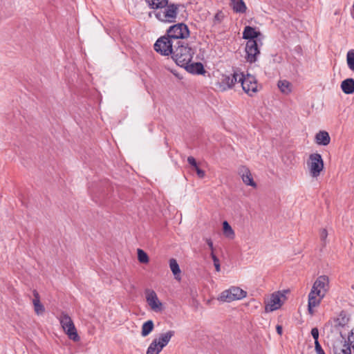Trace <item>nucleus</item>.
<instances>
[{
    "instance_id": "6e6552de",
    "label": "nucleus",
    "mask_w": 354,
    "mask_h": 354,
    "mask_svg": "<svg viewBox=\"0 0 354 354\" xmlns=\"http://www.w3.org/2000/svg\"><path fill=\"white\" fill-rule=\"evenodd\" d=\"M241 86L243 90L250 96L258 91V84L256 77L250 74L243 75Z\"/></svg>"
},
{
    "instance_id": "a878e982",
    "label": "nucleus",
    "mask_w": 354,
    "mask_h": 354,
    "mask_svg": "<svg viewBox=\"0 0 354 354\" xmlns=\"http://www.w3.org/2000/svg\"><path fill=\"white\" fill-rule=\"evenodd\" d=\"M233 10L236 12L243 13L246 10V6L243 0H231Z\"/></svg>"
},
{
    "instance_id": "c756f323",
    "label": "nucleus",
    "mask_w": 354,
    "mask_h": 354,
    "mask_svg": "<svg viewBox=\"0 0 354 354\" xmlns=\"http://www.w3.org/2000/svg\"><path fill=\"white\" fill-rule=\"evenodd\" d=\"M346 62L348 68L354 71V49L348 51L346 54Z\"/></svg>"
},
{
    "instance_id": "58836bf2",
    "label": "nucleus",
    "mask_w": 354,
    "mask_h": 354,
    "mask_svg": "<svg viewBox=\"0 0 354 354\" xmlns=\"http://www.w3.org/2000/svg\"><path fill=\"white\" fill-rule=\"evenodd\" d=\"M315 351L317 354H325L324 350L322 348L321 345L319 344V342H315Z\"/></svg>"
},
{
    "instance_id": "e433bc0d",
    "label": "nucleus",
    "mask_w": 354,
    "mask_h": 354,
    "mask_svg": "<svg viewBox=\"0 0 354 354\" xmlns=\"http://www.w3.org/2000/svg\"><path fill=\"white\" fill-rule=\"evenodd\" d=\"M311 335L315 339V342H318V337H319V330L317 328H313L311 330Z\"/></svg>"
},
{
    "instance_id": "0eeeda50",
    "label": "nucleus",
    "mask_w": 354,
    "mask_h": 354,
    "mask_svg": "<svg viewBox=\"0 0 354 354\" xmlns=\"http://www.w3.org/2000/svg\"><path fill=\"white\" fill-rule=\"evenodd\" d=\"M59 322L63 330L68 337L74 342H78L80 340V337L71 317L68 315L62 313L59 317Z\"/></svg>"
},
{
    "instance_id": "dca6fc26",
    "label": "nucleus",
    "mask_w": 354,
    "mask_h": 354,
    "mask_svg": "<svg viewBox=\"0 0 354 354\" xmlns=\"http://www.w3.org/2000/svg\"><path fill=\"white\" fill-rule=\"evenodd\" d=\"M239 174L241 176L243 182L246 185L252 187H256L257 184L253 180L250 171L248 168L242 166L239 168Z\"/></svg>"
},
{
    "instance_id": "9b49d317",
    "label": "nucleus",
    "mask_w": 354,
    "mask_h": 354,
    "mask_svg": "<svg viewBox=\"0 0 354 354\" xmlns=\"http://www.w3.org/2000/svg\"><path fill=\"white\" fill-rule=\"evenodd\" d=\"M329 290V279L326 275H322L317 278L314 282L311 290L317 292L322 296H326Z\"/></svg>"
},
{
    "instance_id": "7c9ffc66",
    "label": "nucleus",
    "mask_w": 354,
    "mask_h": 354,
    "mask_svg": "<svg viewBox=\"0 0 354 354\" xmlns=\"http://www.w3.org/2000/svg\"><path fill=\"white\" fill-rule=\"evenodd\" d=\"M229 77L233 87L236 82H240L241 84L243 74L242 73L235 71L232 75H229Z\"/></svg>"
},
{
    "instance_id": "c85d7f7f",
    "label": "nucleus",
    "mask_w": 354,
    "mask_h": 354,
    "mask_svg": "<svg viewBox=\"0 0 354 354\" xmlns=\"http://www.w3.org/2000/svg\"><path fill=\"white\" fill-rule=\"evenodd\" d=\"M278 87L284 94H289L291 92V84L287 80L279 81Z\"/></svg>"
},
{
    "instance_id": "7ed1b4c3",
    "label": "nucleus",
    "mask_w": 354,
    "mask_h": 354,
    "mask_svg": "<svg viewBox=\"0 0 354 354\" xmlns=\"http://www.w3.org/2000/svg\"><path fill=\"white\" fill-rule=\"evenodd\" d=\"M166 34L178 44L183 42L182 39H186L189 36V30L187 25L180 23L170 26L167 30Z\"/></svg>"
},
{
    "instance_id": "1a4fd4ad",
    "label": "nucleus",
    "mask_w": 354,
    "mask_h": 354,
    "mask_svg": "<svg viewBox=\"0 0 354 354\" xmlns=\"http://www.w3.org/2000/svg\"><path fill=\"white\" fill-rule=\"evenodd\" d=\"M145 296L148 305L153 312L160 313L163 310V304L155 291L147 289L145 290Z\"/></svg>"
},
{
    "instance_id": "f704fd0d",
    "label": "nucleus",
    "mask_w": 354,
    "mask_h": 354,
    "mask_svg": "<svg viewBox=\"0 0 354 354\" xmlns=\"http://www.w3.org/2000/svg\"><path fill=\"white\" fill-rule=\"evenodd\" d=\"M211 257L214 261V266L215 267V269L217 272H220L221 270V266H220V262H219V259H218V257L215 255L214 252H211Z\"/></svg>"
},
{
    "instance_id": "4be33fe9",
    "label": "nucleus",
    "mask_w": 354,
    "mask_h": 354,
    "mask_svg": "<svg viewBox=\"0 0 354 354\" xmlns=\"http://www.w3.org/2000/svg\"><path fill=\"white\" fill-rule=\"evenodd\" d=\"M151 8L158 10V8H165L167 3V0H145Z\"/></svg>"
},
{
    "instance_id": "473e14b6",
    "label": "nucleus",
    "mask_w": 354,
    "mask_h": 354,
    "mask_svg": "<svg viewBox=\"0 0 354 354\" xmlns=\"http://www.w3.org/2000/svg\"><path fill=\"white\" fill-rule=\"evenodd\" d=\"M191 67L192 68V71L197 74H203L204 73V68L201 63H195L194 64H192Z\"/></svg>"
},
{
    "instance_id": "cd10ccee",
    "label": "nucleus",
    "mask_w": 354,
    "mask_h": 354,
    "mask_svg": "<svg viewBox=\"0 0 354 354\" xmlns=\"http://www.w3.org/2000/svg\"><path fill=\"white\" fill-rule=\"evenodd\" d=\"M162 350V346L153 339L147 350V354H159Z\"/></svg>"
},
{
    "instance_id": "5701e85b",
    "label": "nucleus",
    "mask_w": 354,
    "mask_h": 354,
    "mask_svg": "<svg viewBox=\"0 0 354 354\" xmlns=\"http://www.w3.org/2000/svg\"><path fill=\"white\" fill-rule=\"evenodd\" d=\"M154 324L152 320L145 322L142 326L141 335L146 337L149 335L153 330Z\"/></svg>"
},
{
    "instance_id": "423d86ee",
    "label": "nucleus",
    "mask_w": 354,
    "mask_h": 354,
    "mask_svg": "<svg viewBox=\"0 0 354 354\" xmlns=\"http://www.w3.org/2000/svg\"><path fill=\"white\" fill-rule=\"evenodd\" d=\"M247 296V292L237 286H231L223 290L218 297V300L223 302H231L241 300Z\"/></svg>"
},
{
    "instance_id": "20e7f679",
    "label": "nucleus",
    "mask_w": 354,
    "mask_h": 354,
    "mask_svg": "<svg viewBox=\"0 0 354 354\" xmlns=\"http://www.w3.org/2000/svg\"><path fill=\"white\" fill-rule=\"evenodd\" d=\"M306 165L310 175L313 178H317L324 169V161L322 156L317 153L309 156Z\"/></svg>"
},
{
    "instance_id": "4468645a",
    "label": "nucleus",
    "mask_w": 354,
    "mask_h": 354,
    "mask_svg": "<svg viewBox=\"0 0 354 354\" xmlns=\"http://www.w3.org/2000/svg\"><path fill=\"white\" fill-rule=\"evenodd\" d=\"M348 322L349 317L345 313L342 312L337 317L330 321L328 324L335 329L339 330L341 328L345 327L348 324Z\"/></svg>"
},
{
    "instance_id": "f257e3e1",
    "label": "nucleus",
    "mask_w": 354,
    "mask_h": 354,
    "mask_svg": "<svg viewBox=\"0 0 354 354\" xmlns=\"http://www.w3.org/2000/svg\"><path fill=\"white\" fill-rule=\"evenodd\" d=\"M194 53V50L183 41L176 44L171 57L178 66L186 67L191 62Z\"/></svg>"
},
{
    "instance_id": "a211bd4d",
    "label": "nucleus",
    "mask_w": 354,
    "mask_h": 354,
    "mask_svg": "<svg viewBox=\"0 0 354 354\" xmlns=\"http://www.w3.org/2000/svg\"><path fill=\"white\" fill-rule=\"evenodd\" d=\"M33 295L35 297L32 300L34 310L37 315H42L45 311V308L40 302L39 295L36 290H34Z\"/></svg>"
},
{
    "instance_id": "2f4dec72",
    "label": "nucleus",
    "mask_w": 354,
    "mask_h": 354,
    "mask_svg": "<svg viewBox=\"0 0 354 354\" xmlns=\"http://www.w3.org/2000/svg\"><path fill=\"white\" fill-rule=\"evenodd\" d=\"M138 259L142 263H147L149 261L147 254L141 249H138Z\"/></svg>"
},
{
    "instance_id": "ea45409f",
    "label": "nucleus",
    "mask_w": 354,
    "mask_h": 354,
    "mask_svg": "<svg viewBox=\"0 0 354 354\" xmlns=\"http://www.w3.org/2000/svg\"><path fill=\"white\" fill-rule=\"evenodd\" d=\"M198 176L200 178H203L205 176V172L203 169H200L198 167L195 169Z\"/></svg>"
},
{
    "instance_id": "412c9836",
    "label": "nucleus",
    "mask_w": 354,
    "mask_h": 354,
    "mask_svg": "<svg viewBox=\"0 0 354 354\" xmlns=\"http://www.w3.org/2000/svg\"><path fill=\"white\" fill-rule=\"evenodd\" d=\"M169 268L171 271L172 272L175 279L177 281H180L181 277L180 273L181 270L180 269L179 265L177 262V261L175 259H171L169 260Z\"/></svg>"
},
{
    "instance_id": "bb28decb",
    "label": "nucleus",
    "mask_w": 354,
    "mask_h": 354,
    "mask_svg": "<svg viewBox=\"0 0 354 354\" xmlns=\"http://www.w3.org/2000/svg\"><path fill=\"white\" fill-rule=\"evenodd\" d=\"M223 234L225 237L230 239H234L235 237V233L234 230L232 228V227L230 225L227 221H225L223 223Z\"/></svg>"
},
{
    "instance_id": "9d476101",
    "label": "nucleus",
    "mask_w": 354,
    "mask_h": 354,
    "mask_svg": "<svg viewBox=\"0 0 354 354\" xmlns=\"http://www.w3.org/2000/svg\"><path fill=\"white\" fill-rule=\"evenodd\" d=\"M246 59L248 62L254 63L257 61L260 51L257 40H248L245 46Z\"/></svg>"
},
{
    "instance_id": "2eb2a0df",
    "label": "nucleus",
    "mask_w": 354,
    "mask_h": 354,
    "mask_svg": "<svg viewBox=\"0 0 354 354\" xmlns=\"http://www.w3.org/2000/svg\"><path fill=\"white\" fill-rule=\"evenodd\" d=\"M261 36V33L259 31L249 26H245L243 32V38L248 39V41L254 39L260 42Z\"/></svg>"
},
{
    "instance_id": "79ce46f5",
    "label": "nucleus",
    "mask_w": 354,
    "mask_h": 354,
    "mask_svg": "<svg viewBox=\"0 0 354 354\" xmlns=\"http://www.w3.org/2000/svg\"><path fill=\"white\" fill-rule=\"evenodd\" d=\"M276 329H277V332L279 335H281L282 334V326H280V325H277V327H276Z\"/></svg>"
},
{
    "instance_id": "f3484780",
    "label": "nucleus",
    "mask_w": 354,
    "mask_h": 354,
    "mask_svg": "<svg viewBox=\"0 0 354 354\" xmlns=\"http://www.w3.org/2000/svg\"><path fill=\"white\" fill-rule=\"evenodd\" d=\"M174 334L175 332L174 330H169L166 333L160 334L158 338H156L154 339L163 348L168 344L171 338L174 335Z\"/></svg>"
},
{
    "instance_id": "72a5a7b5",
    "label": "nucleus",
    "mask_w": 354,
    "mask_h": 354,
    "mask_svg": "<svg viewBox=\"0 0 354 354\" xmlns=\"http://www.w3.org/2000/svg\"><path fill=\"white\" fill-rule=\"evenodd\" d=\"M319 236L321 241L322 242V245L324 247L327 244V236H328V232L326 229H322L319 232Z\"/></svg>"
},
{
    "instance_id": "c9c22d12",
    "label": "nucleus",
    "mask_w": 354,
    "mask_h": 354,
    "mask_svg": "<svg viewBox=\"0 0 354 354\" xmlns=\"http://www.w3.org/2000/svg\"><path fill=\"white\" fill-rule=\"evenodd\" d=\"M354 349V328L351 330L348 336V343Z\"/></svg>"
},
{
    "instance_id": "f8f14e48",
    "label": "nucleus",
    "mask_w": 354,
    "mask_h": 354,
    "mask_svg": "<svg viewBox=\"0 0 354 354\" xmlns=\"http://www.w3.org/2000/svg\"><path fill=\"white\" fill-rule=\"evenodd\" d=\"M283 297V294L281 293L280 292L272 293L268 301L266 302V312H272L279 309L282 306V301L281 299Z\"/></svg>"
},
{
    "instance_id": "393cba45",
    "label": "nucleus",
    "mask_w": 354,
    "mask_h": 354,
    "mask_svg": "<svg viewBox=\"0 0 354 354\" xmlns=\"http://www.w3.org/2000/svg\"><path fill=\"white\" fill-rule=\"evenodd\" d=\"M333 350L335 354H351V346L346 342L340 346H335Z\"/></svg>"
},
{
    "instance_id": "6ab92c4d",
    "label": "nucleus",
    "mask_w": 354,
    "mask_h": 354,
    "mask_svg": "<svg viewBox=\"0 0 354 354\" xmlns=\"http://www.w3.org/2000/svg\"><path fill=\"white\" fill-rule=\"evenodd\" d=\"M341 89L345 94L354 93V79L347 78L342 82Z\"/></svg>"
},
{
    "instance_id": "4c0bfd02",
    "label": "nucleus",
    "mask_w": 354,
    "mask_h": 354,
    "mask_svg": "<svg viewBox=\"0 0 354 354\" xmlns=\"http://www.w3.org/2000/svg\"><path fill=\"white\" fill-rule=\"evenodd\" d=\"M187 162H189V164H190L192 167H194V169H196V167H198V165H197V162L195 160V158L192 156H189L187 158Z\"/></svg>"
},
{
    "instance_id": "39448f33",
    "label": "nucleus",
    "mask_w": 354,
    "mask_h": 354,
    "mask_svg": "<svg viewBox=\"0 0 354 354\" xmlns=\"http://www.w3.org/2000/svg\"><path fill=\"white\" fill-rule=\"evenodd\" d=\"M177 10L178 8L175 5L167 4L165 8L155 10L153 15L160 21L171 23L175 21Z\"/></svg>"
},
{
    "instance_id": "ddd939ff",
    "label": "nucleus",
    "mask_w": 354,
    "mask_h": 354,
    "mask_svg": "<svg viewBox=\"0 0 354 354\" xmlns=\"http://www.w3.org/2000/svg\"><path fill=\"white\" fill-rule=\"evenodd\" d=\"M317 293V292L310 290L308 295V310L310 315L314 313V308L320 304L322 300L325 297Z\"/></svg>"
},
{
    "instance_id": "b1692460",
    "label": "nucleus",
    "mask_w": 354,
    "mask_h": 354,
    "mask_svg": "<svg viewBox=\"0 0 354 354\" xmlns=\"http://www.w3.org/2000/svg\"><path fill=\"white\" fill-rule=\"evenodd\" d=\"M218 88L223 91L232 88V84L229 75H225L222 77L221 82L218 83Z\"/></svg>"
},
{
    "instance_id": "a19ab883",
    "label": "nucleus",
    "mask_w": 354,
    "mask_h": 354,
    "mask_svg": "<svg viewBox=\"0 0 354 354\" xmlns=\"http://www.w3.org/2000/svg\"><path fill=\"white\" fill-rule=\"evenodd\" d=\"M205 241L207 243V244L208 245L210 250H211V252H214V246H213V242L211 240V239H205Z\"/></svg>"
},
{
    "instance_id": "aec40b11",
    "label": "nucleus",
    "mask_w": 354,
    "mask_h": 354,
    "mask_svg": "<svg viewBox=\"0 0 354 354\" xmlns=\"http://www.w3.org/2000/svg\"><path fill=\"white\" fill-rule=\"evenodd\" d=\"M330 138L328 132L321 131L315 136V142L319 145L326 146L330 143Z\"/></svg>"
},
{
    "instance_id": "f03ea898",
    "label": "nucleus",
    "mask_w": 354,
    "mask_h": 354,
    "mask_svg": "<svg viewBox=\"0 0 354 354\" xmlns=\"http://www.w3.org/2000/svg\"><path fill=\"white\" fill-rule=\"evenodd\" d=\"M176 43L167 34L160 37L154 44V50L164 56L171 55Z\"/></svg>"
}]
</instances>
